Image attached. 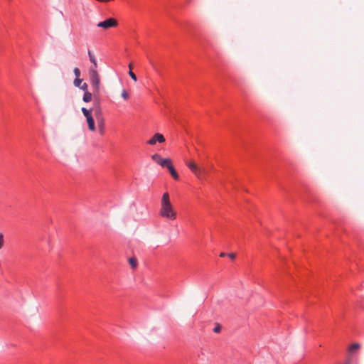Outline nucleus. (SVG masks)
Returning <instances> with one entry per match:
<instances>
[{
    "label": "nucleus",
    "instance_id": "obj_1",
    "mask_svg": "<svg viewBox=\"0 0 364 364\" xmlns=\"http://www.w3.org/2000/svg\"><path fill=\"white\" fill-rule=\"evenodd\" d=\"M87 54L90 61L93 64V65L89 68L90 84L92 92H94L95 95H97L100 91V77L97 70V63L95 55L90 50H88Z\"/></svg>",
    "mask_w": 364,
    "mask_h": 364
},
{
    "label": "nucleus",
    "instance_id": "obj_2",
    "mask_svg": "<svg viewBox=\"0 0 364 364\" xmlns=\"http://www.w3.org/2000/svg\"><path fill=\"white\" fill-rule=\"evenodd\" d=\"M159 215L168 220H174L176 218L177 214L173 210L168 193H164L162 196Z\"/></svg>",
    "mask_w": 364,
    "mask_h": 364
},
{
    "label": "nucleus",
    "instance_id": "obj_3",
    "mask_svg": "<svg viewBox=\"0 0 364 364\" xmlns=\"http://www.w3.org/2000/svg\"><path fill=\"white\" fill-rule=\"evenodd\" d=\"M151 159L164 168H167L172 163L171 159H163L159 154H153Z\"/></svg>",
    "mask_w": 364,
    "mask_h": 364
},
{
    "label": "nucleus",
    "instance_id": "obj_4",
    "mask_svg": "<svg viewBox=\"0 0 364 364\" xmlns=\"http://www.w3.org/2000/svg\"><path fill=\"white\" fill-rule=\"evenodd\" d=\"M118 23L115 18H109L104 21L99 22L97 26L107 30L112 27H116Z\"/></svg>",
    "mask_w": 364,
    "mask_h": 364
},
{
    "label": "nucleus",
    "instance_id": "obj_5",
    "mask_svg": "<svg viewBox=\"0 0 364 364\" xmlns=\"http://www.w3.org/2000/svg\"><path fill=\"white\" fill-rule=\"evenodd\" d=\"M186 166L190 168V170L198 178H200L202 176L203 171L200 168L194 161H187Z\"/></svg>",
    "mask_w": 364,
    "mask_h": 364
},
{
    "label": "nucleus",
    "instance_id": "obj_6",
    "mask_svg": "<svg viewBox=\"0 0 364 364\" xmlns=\"http://www.w3.org/2000/svg\"><path fill=\"white\" fill-rule=\"evenodd\" d=\"M166 141L165 137L160 133H156L149 140L147 141V144L151 146H154L157 142L162 144Z\"/></svg>",
    "mask_w": 364,
    "mask_h": 364
},
{
    "label": "nucleus",
    "instance_id": "obj_7",
    "mask_svg": "<svg viewBox=\"0 0 364 364\" xmlns=\"http://www.w3.org/2000/svg\"><path fill=\"white\" fill-rule=\"evenodd\" d=\"M97 126L99 129V132L101 135H103L105 133V119L103 117H100L97 119Z\"/></svg>",
    "mask_w": 364,
    "mask_h": 364
},
{
    "label": "nucleus",
    "instance_id": "obj_8",
    "mask_svg": "<svg viewBox=\"0 0 364 364\" xmlns=\"http://www.w3.org/2000/svg\"><path fill=\"white\" fill-rule=\"evenodd\" d=\"M92 95L95 96V97L96 98L97 96L99 95V93L97 95H95L94 94V92L92 93L88 92V91H86L84 93V95H83V97H82V100L85 102H89L92 100Z\"/></svg>",
    "mask_w": 364,
    "mask_h": 364
},
{
    "label": "nucleus",
    "instance_id": "obj_9",
    "mask_svg": "<svg viewBox=\"0 0 364 364\" xmlns=\"http://www.w3.org/2000/svg\"><path fill=\"white\" fill-rule=\"evenodd\" d=\"M86 120H87V122L88 124L89 129L91 132H95L96 129H95V121H94L93 117H88V119H87Z\"/></svg>",
    "mask_w": 364,
    "mask_h": 364
},
{
    "label": "nucleus",
    "instance_id": "obj_10",
    "mask_svg": "<svg viewBox=\"0 0 364 364\" xmlns=\"http://www.w3.org/2000/svg\"><path fill=\"white\" fill-rule=\"evenodd\" d=\"M167 168L170 171V173L173 176V178L176 180H178L179 176L176 170L174 169L172 163L167 167Z\"/></svg>",
    "mask_w": 364,
    "mask_h": 364
},
{
    "label": "nucleus",
    "instance_id": "obj_11",
    "mask_svg": "<svg viewBox=\"0 0 364 364\" xmlns=\"http://www.w3.org/2000/svg\"><path fill=\"white\" fill-rule=\"evenodd\" d=\"M92 109V111H94V114H95V116L96 117L97 119L100 118V117H102V110H101L99 105H97Z\"/></svg>",
    "mask_w": 364,
    "mask_h": 364
},
{
    "label": "nucleus",
    "instance_id": "obj_12",
    "mask_svg": "<svg viewBox=\"0 0 364 364\" xmlns=\"http://www.w3.org/2000/svg\"><path fill=\"white\" fill-rule=\"evenodd\" d=\"M82 110V112L83 113L84 116L86 117V119H88V117H92V109H87L85 107H82L81 109Z\"/></svg>",
    "mask_w": 364,
    "mask_h": 364
},
{
    "label": "nucleus",
    "instance_id": "obj_13",
    "mask_svg": "<svg viewBox=\"0 0 364 364\" xmlns=\"http://www.w3.org/2000/svg\"><path fill=\"white\" fill-rule=\"evenodd\" d=\"M128 261H129V264L133 269H135L137 267L138 262L135 257H131L129 259Z\"/></svg>",
    "mask_w": 364,
    "mask_h": 364
},
{
    "label": "nucleus",
    "instance_id": "obj_14",
    "mask_svg": "<svg viewBox=\"0 0 364 364\" xmlns=\"http://www.w3.org/2000/svg\"><path fill=\"white\" fill-rule=\"evenodd\" d=\"M82 80L80 79V77H76L74 81H73V85L77 87H79L80 85L82 84Z\"/></svg>",
    "mask_w": 364,
    "mask_h": 364
},
{
    "label": "nucleus",
    "instance_id": "obj_15",
    "mask_svg": "<svg viewBox=\"0 0 364 364\" xmlns=\"http://www.w3.org/2000/svg\"><path fill=\"white\" fill-rule=\"evenodd\" d=\"M221 326L219 323H215V326L213 328V331L216 333H219L221 331Z\"/></svg>",
    "mask_w": 364,
    "mask_h": 364
},
{
    "label": "nucleus",
    "instance_id": "obj_16",
    "mask_svg": "<svg viewBox=\"0 0 364 364\" xmlns=\"http://www.w3.org/2000/svg\"><path fill=\"white\" fill-rule=\"evenodd\" d=\"M122 97L125 100H127L129 99V94L125 90H123L122 91Z\"/></svg>",
    "mask_w": 364,
    "mask_h": 364
},
{
    "label": "nucleus",
    "instance_id": "obj_17",
    "mask_svg": "<svg viewBox=\"0 0 364 364\" xmlns=\"http://www.w3.org/2000/svg\"><path fill=\"white\" fill-rule=\"evenodd\" d=\"M360 348V345L358 343H353L350 347V351H354L355 350H358Z\"/></svg>",
    "mask_w": 364,
    "mask_h": 364
},
{
    "label": "nucleus",
    "instance_id": "obj_18",
    "mask_svg": "<svg viewBox=\"0 0 364 364\" xmlns=\"http://www.w3.org/2000/svg\"><path fill=\"white\" fill-rule=\"evenodd\" d=\"M73 73H74V75H75L76 77H80V70L78 68H75L73 69Z\"/></svg>",
    "mask_w": 364,
    "mask_h": 364
},
{
    "label": "nucleus",
    "instance_id": "obj_19",
    "mask_svg": "<svg viewBox=\"0 0 364 364\" xmlns=\"http://www.w3.org/2000/svg\"><path fill=\"white\" fill-rule=\"evenodd\" d=\"M129 76L132 77V79L133 80H134L135 82L137 80L136 76V75L132 72V70H129Z\"/></svg>",
    "mask_w": 364,
    "mask_h": 364
},
{
    "label": "nucleus",
    "instance_id": "obj_20",
    "mask_svg": "<svg viewBox=\"0 0 364 364\" xmlns=\"http://www.w3.org/2000/svg\"><path fill=\"white\" fill-rule=\"evenodd\" d=\"M79 87L85 92L87 91V84L85 82L82 83Z\"/></svg>",
    "mask_w": 364,
    "mask_h": 364
},
{
    "label": "nucleus",
    "instance_id": "obj_21",
    "mask_svg": "<svg viewBox=\"0 0 364 364\" xmlns=\"http://www.w3.org/2000/svg\"><path fill=\"white\" fill-rule=\"evenodd\" d=\"M4 245V235L0 233V250L2 248Z\"/></svg>",
    "mask_w": 364,
    "mask_h": 364
},
{
    "label": "nucleus",
    "instance_id": "obj_22",
    "mask_svg": "<svg viewBox=\"0 0 364 364\" xmlns=\"http://www.w3.org/2000/svg\"><path fill=\"white\" fill-rule=\"evenodd\" d=\"M228 256L231 259H234L236 257V255L235 253H229Z\"/></svg>",
    "mask_w": 364,
    "mask_h": 364
},
{
    "label": "nucleus",
    "instance_id": "obj_23",
    "mask_svg": "<svg viewBox=\"0 0 364 364\" xmlns=\"http://www.w3.org/2000/svg\"><path fill=\"white\" fill-rule=\"evenodd\" d=\"M225 255H225V253L222 252V253H220V257H225Z\"/></svg>",
    "mask_w": 364,
    "mask_h": 364
},
{
    "label": "nucleus",
    "instance_id": "obj_24",
    "mask_svg": "<svg viewBox=\"0 0 364 364\" xmlns=\"http://www.w3.org/2000/svg\"><path fill=\"white\" fill-rule=\"evenodd\" d=\"M345 364H350V359H347V360L346 361Z\"/></svg>",
    "mask_w": 364,
    "mask_h": 364
},
{
    "label": "nucleus",
    "instance_id": "obj_25",
    "mask_svg": "<svg viewBox=\"0 0 364 364\" xmlns=\"http://www.w3.org/2000/svg\"><path fill=\"white\" fill-rule=\"evenodd\" d=\"M129 70H132V64H129Z\"/></svg>",
    "mask_w": 364,
    "mask_h": 364
}]
</instances>
